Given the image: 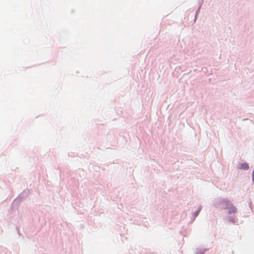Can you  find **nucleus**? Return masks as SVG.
Segmentation results:
<instances>
[{
  "label": "nucleus",
  "instance_id": "obj_1",
  "mask_svg": "<svg viewBox=\"0 0 254 254\" xmlns=\"http://www.w3.org/2000/svg\"><path fill=\"white\" fill-rule=\"evenodd\" d=\"M249 165L248 163H242L241 165V166L240 167V168L241 169H243V170H247L249 169Z\"/></svg>",
  "mask_w": 254,
  "mask_h": 254
}]
</instances>
